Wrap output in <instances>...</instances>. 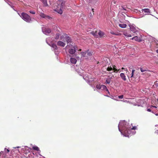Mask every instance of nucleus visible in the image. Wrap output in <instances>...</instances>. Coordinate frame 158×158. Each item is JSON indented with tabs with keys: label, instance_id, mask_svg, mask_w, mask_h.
<instances>
[{
	"label": "nucleus",
	"instance_id": "nucleus-1",
	"mask_svg": "<svg viewBox=\"0 0 158 158\" xmlns=\"http://www.w3.org/2000/svg\"><path fill=\"white\" fill-rule=\"evenodd\" d=\"M118 127L119 131L124 136L129 137L130 135L135 134V131H132L131 130L136 129V127L134 126L131 128L129 123L125 120L120 121Z\"/></svg>",
	"mask_w": 158,
	"mask_h": 158
},
{
	"label": "nucleus",
	"instance_id": "nucleus-2",
	"mask_svg": "<svg viewBox=\"0 0 158 158\" xmlns=\"http://www.w3.org/2000/svg\"><path fill=\"white\" fill-rule=\"evenodd\" d=\"M57 7L55 9V11L61 14L63 13V10L65 5V2L63 0H59L57 1Z\"/></svg>",
	"mask_w": 158,
	"mask_h": 158
},
{
	"label": "nucleus",
	"instance_id": "nucleus-3",
	"mask_svg": "<svg viewBox=\"0 0 158 158\" xmlns=\"http://www.w3.org/2000/svg\"><path fill=\"white\" fill-rule=\"evenodd\" d=\"M20 16L27 22L30 23L31 21V19L30 16L26 13H22Z\"/></svg>",
	"mask_w": 158,
	"mask_h": 158
},
{
	"label": "nucleus",
	"instance_id": "nucleus-4",
	"mask_svg": "<svg viewBox=\"0 0 158 158\" xmlns=\"http://www.w3.org/2000/svg\"><path fill=\"white\" fill-rule=\"evenodd\" d=\"M46 42L48 44L51 46L53 50H57V46L54 44H52V42L50 40V38H48L46 39Z\"/></svg>",
	"mask_w": 158,
	"mask_h": 158
},
{
	"label": "nucleus",
	"instance_id": "nucleus-5",
	"mask_svg": "<svg viewBox=\"0 0 158 158\" xmlns=\"http://www.w3.org/2000/svg\"><path fill=\"white\" fill-rule=\"evenodd\" d=\"M71 48L69 50V53L71 54H73L76 52V50H77V46L76 45L73 46L71 45Z\"/></svg>",
	"mask_w": 158,
	"mask_h": 158
},
{
	"label": "nucleus",
	"instance_id": "nucleus-6",
	"mask_svg": "<svg viewBox=\"0 0 158 158\" xmlns=\"http://www.w3.org/2000/svg\"><path fill=\"white\" fill-rule=\"evenodd\" d=\"M42 31L44 34L47 35H49L51 32L50 29L46 28L45 27H42Z\"/></svg>",
	"mask_w": 158,
	"mask_h": 158
},
{
	"label": "nucleus",
	"instance_id": "nucleus-7",
	"mask_svg": "<svg viewBox=\"0 0 158 158\" xmlns=\"http://www.w3.org/2000/svg\"><path fill=\"white\" fill-rule=\"evenodd\" d=\"M130 30L131 31L134 33V34L132 35V36L137 35V33H139L138 31L133 26H130Z\"/></svg>",
	"mask_w": 158,
	"mask_h": 158
},
{
	"label": "nucleus",
	"instance_id": "nucleus-8",
	"mask_svg": "<svg viewBox=\"0 0 158 158\" xmlns=\"http://www.w3.org/2000/svg\"><path fill=\"white\" fill-rule=\"evenodd\" d=\"M64 36L66 38V40L67 43H69L70 42H71V38L69 36H67V35H62V36L60 37V39L61 40H63V38L64 37Z\"/></svg>",
	"mask_w": 158,
	"mask_h": 158
},
{
	"label": "nucleus",
	"instance_id": "nucleus-9",
	"mask_svg": "<svg viewBox=\"0 0 158 158\" xmlns=\"http://www.w3.org/2000/svg\"><path fill=\"white\" fill-rule=\"evenodd\" d=\"M24 153L26 154L30 152V149L27 146H25L22 149Z\"/></svg>",
	"mask_w": 158,
	"mask_h": 158
},
{
	"label": "nucleus",
	"instance_id": "nucleus-10",
	"mask_svg": "<svg viewBox=\"0 0 158 158\" xmlns=\"http://www.w3.org/2000/svg\"><path fill=\"white\" fill-rule=\"evenodd\" d=\"M131 39L132 40H135V41L138 42H141L142 40L140 37H138L137 36L133 37Z\"/></svg>",
	"mask_w": 158,
	"mask_h": 158
},
{
	"label": "nucleus",
	"instance_id": "nucleus-11",
	"mask_svg": "<svg viewBox=\"0 0 158 158\" xmlns=\"http://www.w3.org/2000/svg\"><path fill=\"white\" fill-rule=\"evenodd\" d=\"M142 12H144L146 14H145V15H149L150 13V10L148 8H145L143 9H142Z\"/></svg>",
	"mask_w": 158,
	"mask_h": 158
},
{
	"label": "nucleus",
	"instance_id": "nucleus-12",
	"mask_svg": "<svg viewBox=\"0 0 158 158\" xmlns=\"http://www.w3.org/2000/svg\"><path fill=\"white\" fill-rule=\"evenodd\" d=\"M101 89L103 90H105V91H106L107 92V93L108 94H110L108 90V89H107L106 87L104 85H101Z\"/></svg>",
	"mask_w": 158,
	"mask_h": 158
},
{
	"label": "nucleus",
	"instance_id": "nucleus-13",
	"mask_svg": "<svg viewBox=\"0 0 158 158\" xmlns=\"http://www.w3.org/2000/svg\"><path fill=\"white\" fill-rule=\"evenodd\" d=\"M57 44L58 46L62 47H64L65 45V43L61 41H58L57 42Z\"/></svg>",
	"mask_w": 158,
	"mask_h": 158
},
{
	"label": "nucleus",
	"instance_id": "nucleus-14",
	"mask_svg": "<svg viewBox=\"0 0 158 158\" xmlns=\"http://www.w3.org/2000/svg\"><path fill=\"white\" fill-rule=\"evenodd\" d=\"M120 76L121 78L124 81H125L126 80V76H125V74L123 73H120Z\"/></svg>",
	"mask_w": 158,
	"mask_h": 158
},
{
	"label": "nucleus",
	"instance_id": "nucleus-15",
	"mask_svg": "<svg viewBox=\"0 0 158 158\" xmlns=\"http://www.w3.org/2000/svg\"><path fill=\"white\" fill-rule=\"evenodd\" d=\"M77 60L75 58H70V61L71 63L73 64H75L77 62Z\"/></svg>",
	"mask_w": 158,
	"mask_h": 158
},
{
	"label": "nucleus",
	"instance_id": "nucleus-16",
	"mask_svg": "<svg viewBox=\"0 0 158 158\" xmlns=\"http://www.w3.org/2000/svg\"><path fill=\"white\" fill-rule=\"evenodd\" d=\"M104 35V33L101 31H99V32L98 33V35L101 37H102Z\"/></svg>",
	"mask_w": 158,
	"mask_h": 158
},
{
	"label": "nucleus",
	"instance_id": "nucleus-17",
	"mask_svg": "<svg viewBox=\"0 0 158 158\" xmlns=\"http://www.w3.org/2000/svg\"><path fill=\"white\" fill-rule=\"evenodd\" d=\"M91 34L94 36L95 37L98 38V33L97 31L91 32Z\"/></svg>",
	"mask_w": 158,
	"mask_h": 158
},
{
	"label": "nucleus",
	"instance_id": "nucleus-18",
	"mask_svg": "<svg viewBox=\"0 0 158 158\" xmlns=\"http://www.w3.org/2000/svg\"><path fill=\"white\" fill-rule=\"evenodd\" d=\"M40 15L41 17L44 18H45L47 17H49V16H47L45 14L42 12L40 13Z\"/></svg>",
	"mask_w": 158,
	"mask_h": 158
},
{
	"label": "nucleus",
	"instance_id": "nucleus-19",
	"mask_svg": "<svg viewBox=\"0 0 158 158\" xmlns=\"http://www.w3.org/2000/svg\"><path fill=\"white\" fill-rule=\"evenodd\" d=\"M119 26L122 28H125L127 25L125 24H119L118 25Z\"/></svg>",
	"mask_w": 158,
	"mask_h": 158
},
{
	"label": "nucleus",
	"instance_id": "nucleus-20",
	"mask_svg": "<svg viewBox=\"0 0 158 158\" xmlns=\"http://www.w3.org/2000/svg\"><path fill=\"white\" fill-rule=\"evenodd\" d=\"M123 35L126 37H131L132 36V35L131 34H129L127 32H124L123 33Z\"/></svg>",
	"mask_w": 158,
	"mask_h": 158
},
{
	"label": "nucleus",
	"instance_id": "nucleus-21",
	"mask_svg": "<svg viewBox=\"0 0 158 158\" xmlns=\"http://www.w3.org/2000/svg\"><path fill=\"white\" fill-rule=\"evenodd\" d=\"M41 1L43 3L45 6H46L48 5L47 3V0H41Z\"/></svg>",
	"mask_w": 158,
	"mask_h": 158
},
{
	"label": "nucleus",
	"instance_id": "nucleus-22",
	"mask_svg": "<svg viewBox=\"0 0 158 158\" xmlns=\"http://www.w3.org/2000/svg\"><path fill=\"white\" fill-rule=\"evenodd\" d=\"M112 69H113L112 67H108L106 69V70L107 71H110L109 73H112V72H110V71H113Z\"/></svg>",
	"mask_w": 158,
	"mask_h": 158
},
{
	"label": "nucleus",
	"instance_id": "nucleus-23",
	"mask_svg": "<svg viewBox=\"0 0 158 158\" xmlns=\"http://www.w3.org/2000/svg\"><path fill=\"white\" fill-rule=\"evenodd\" d=\"M112 69H113V70H114V72H115V71H119V69H116V66H115V65H114L113 66V67H112Z\"/></svg>",
	"mask_w": 158,
	"mask_h": 158
},
{
	"label": "nucleus",
	"instance_id": "nucleus-24",
	"mask_svg": "<svg viewBox=\"0 0 158 158\" xmlns=\"http://www.w3.org/2000/svg\"><path fill=\"white\" fill-rule=\"evenodd\" d=\"M140 70L142 72H143L146 71H150L149 70H147V69H146L144 68H140Z\"/></svg>",
	"mask_w": 158,
	"mask_h": 158
},
{
	"label": "nucleus",
	"instance_id": "nucleus-25",
	"mask_svg": "<svg viewBox=\"0 0 158 158\" xmlns=\"http://www.w3.org/2000/svg\"><path fill=\"white\" fill-rule=\"evenodd\" d=\"M33 149L36 151H39L40 152V150H39V148L36 146H33Z\"/></svg>",
	"mask_w": 158,
	"mask_h": 158
},
{
	"label": "nucleus",
	"instance_id": "nucleus-26",
	"mask_svg": "<svg viewBox=\"0 0 158 158\" xmlns=\"http://www.w3.org/2000/svg\"><path fill=\"white\" fill-rule=\"evenodd\" d=\"M119 9L121 10H127L126 8L124 7L123 6H119Z\"/></svg>",
	"mask_w": 158,
	"mask_h": 158
},
{
	"label": "nucleus",
	"instance_id": "nucleus-27",
	"mask_svg": "<svg viewBox=\"0 0 158 158\" xmlns=\"http://www.w3.org/2000/svg\"><path fill=\"white\" fill-rule=\"evenodd\" d=\"M60 35L59 33H57L56 34V36L55 37V39L56 40H58L59 38V36Z\"/></svg>",
	"mask_w": 158,
	"mask_h": 158
},
{
	"label": "nucleus",
	"instance_id": "nucleus-28",
	"mask_svg": "<svg viewBox=\"0 0 158 158\" xmlns=\"http://www.w3.org/2000/svg\"><path fill=\"white\" fill-rule=\"evenodd\" d=\"M86 54V52H82L81 53V55L82 57H84L85 56Z\"/></svg>",
	"mask_w": 158,
	"mask_h": 158
},
{
	"label": "nucleus",
	"instance_id": "nucleus-29",
	"mask_svg": "<svg viewBox=\"0 0 158 158\" xmlns=\"http://www.w3.org/2000/svg\"><path fill=\"white\" fill-rule=\"evenodd\" d=\"M111 80L109 78L107 79L106 81V82L107 84H109Z\"/></svg>",
	"mask_w": 158,
	"mask_h": 158
},
{
	"label": "nucleus",
	"instance_id": "nucleus-30",
	"mask_svg": "<svg viewBox=\"0 0 158 158\" xmlns=\"http://www.w3.org/2000/svg\"><path fill=\"white\" fill-rule=\"evenodd\" d=\"M135 71V70L134 69H133L132 70V72H131V77H133V75H134V73Z\"/></svg>",
	"mask_w": 158,
	"mask_h": 158
},
{
	"label": "nucleus",
	"instance_id": "nucleus-31",
	"mask_svg": "<svg viewBox=\"0 0 158 158\" xmlns=\"http://www.w3.org/2000/svg\"><path fill=\"white\" fill-rule=\"evenodd\" d=\"M101 85H98L96 86V88L98 89H101Z\"/></svg>",
	"mask_w": 158,
	"mask_h": 158
},
{
	"label": "nucleus",
	"instance_id": "nucleus-32",
	"mask_svg": "<svg viewBox=\"0 0 158 158\" xmlns=\"http://www.w3.org/2000/svg\"><path fill=\"white\" fill-rule=\"evenodd\" d=\"M86 53H87V56H91L92 55V53L90 52H87Z\"/></svg>",
	"mask_w": 158,
	"mask_h": 158
},
{
	"label": "nucleus",
	"instance_id": "nucleus-33",
	"mask_svg": "<svg viewBox=\"0 0 158 158\" xmlns=\"http://www.w3.org/2000/svg\"><path fill=\"white\" fill-rule=\"evenodd\" d=\"M29 12L30 13L33 14H35V12L34 11L31 10L29 11Z\"/></svg>",
	"mask_w": 158,
	"mask_h": 158
},
{
	"label": "nucleus",
	"instance_id": "nucleus-34",
	"mask_svg": "<svg viewBox=\"0 0 158 158\" xmlns=\"http://www.w3.org/2000/svg\"><path fill=\"white\" fill-rule=\"evenodd\" d=\"M123 95H121L119 96L118 97L119 98H121V99L123 98Z\"/></svg>",
	"mask_w": 158,
	"mask_h": 158
},
{
	"label": "nucleus",
	"instance_id": "nucleus-35",
	"mask_svg": "<svg viewBox=\"0 0 158 158\" xmlns=\"http://www.w3.org/2000/svg\"><path fill=\"white\" fill-rule=\"evenodd\" d=\"M5 151L6 152V151L7 152H10V151L8 149H6V148H5Z\"/></svg>",
	"mask_w": 158,
	"mask_h": 158
},
{
	"label": "nucleus",
	"instance_id": "nucleus-36",
	"mask_svg": "<svg viewBox=\"0 0 158 158\" xmlns=\"http://www.w3.org/2000/svg\"><path fill=\"white\" fill-rule=\"evenodd\" d=\"M110 33L111 34H113V35H118V34H115V33H114V32H110Z\"/></svg>",
	"mask_w": 158,
	"mask_h": 158
},
{
	"label": "nucleus",
	"instance_id": "nucleus-37",
	"mask_svg": "<svg viewBox=\"0 0 158 158\" xmlns=\"http://www.w3.org/2000/svg\"><path fill=\"white\" fill-rule=\"evenodd\" d=\"M147 111L148 112H151V110L150 109H147Z\"/></svg>",
	"mask_w": 158,
	"mask_h": 158
},
{
	"label": "nucleus",
	"instance_id": "nucleus-38",
	"mask_svg": "<svg viewBox=\"0 0 158 158\" xmlns=\"http://www.w3.org/2000/svg\"><path fill=\"white\" fill-rule=\"evenodd\" d=\"M114 77V76H111V77H110L109 76V78H109V79H110V80H111V79L112 78V77Z\"/></svg>",
	"mask_w": 158,
	"mask_h": 158
},
{
	"label": "nucleus",
	"instance_id": "nucleus-39",
	"mask_svg": "<svg viewBox=\"0 0 158 158\" xmlns=\"http://www.w3.org/2000/svg\"><path fill=\"white\" fill-rule=\"evenodd\" d=\"M55 53L56 55L58 53V52L57 51H56V50L55 51Z\"/></svg>",
	"mask_w": 158,
	"mask_h": 158
},
{
	"label": "nucleus",
	"instance_id": "nucleus-40",
	"mask_svg": "<svg viewBox=\"0 0 158 158\" xmlns=\"http://www.w3.org/2000/svg\"><path fill=\"white\" fill-rule=\"evenodd\" d=\"M151 107V108H157L156 106H152Z\"/></svg>",
	"mask_w": 158,
	"mask_h": 158
},
{
	"label": "nucleus",
	"instance_id": "nucleus-41",
	"mask_svg": "<svg viewBox=\"0 0 158 158\" xmlns=\"http://www.w3.org/2000/svg\"><path fill=\"white\" fill-rule=\"evenodd\" d=\"M125 70L127 72H126V73H127L128 72V70H127V69H125Z\"/></svg>",
	"mask_w": 158,
	"mask_h": 158
},
{
	"label": "nucleus",
	"instance_id": "nucleus-42",
	"mask_svg": "<svg viewBox=\"0 0 158 158\" xmlns=\"http://www.w3.org/2000/svg\"><path fill=\"white\" fill-rule=\"evenodd\" d=\"M3 152L2 151L1 152H0V156H1V155L2 153H3Z\"/></svg>",
	"mask_w": 158,
	"mask_h": 158
},
{
	"label": "nucleus",
	"instance_id": "nucleus-43",
	"mask_svg": "<svg viewBox=\"0 0 158 158\" xmlns=\"http://www.w3.org/2000/svg\"><path fill=\"white\" fill-rule=\"evenodd\" d=\"M155 85L156 86H158V83H156L155 84Z\"/></svg>",
	"mask_w": 158,
	"mask_h": 158
},
{
	"label": "nucleus",
	"instance_id": "nucleus-44",
	"mask_svg": "<svg viewBox=\"0 0 158 158\" xmlns=\"http://www.w3.org/2000/svg\"><path fill=\"white\" fill-rule=\"evenodd\" d=\"M68 47H69V46H68V45H67V46L66 47H65V48H68Z\"/></svg>",
	"mask_w": 158,
	"mask_h": 158
},
{
	"label": "nucleus",
	"instance_id": "nucleus-45",
	"mask_svg": "<svg viewBox=\"0 0 158 158\" xmlns=\"http://www.w3.org/2000/svg\"><path fill=\"white\" fill-rule=\"evenodd\" d=\"M19 147H19L18 146V147H16V148H19Z\"/></svg>",
	"mask_w": 158,
	"mask_h": 158
},
{
	"label": "nucleus",
	"instance_id": "nucleus-46",
	"mask_svg": "<svg viewBox=\"0 0 158 158\" xmlns=\"http://www.w3.org/2000/svg\"><path fill=\"white\" fill-rule=\"evenodd\" d=\"M156 52H157V53H158V49L156 50Z\"/></svg>",
	"mask_w": 158,
	"mask_h": 158
},
{
	"label": "nucleus",
	"instance_id": "nucleus-47",
	"mask_svg": "<svg viewBox=\"0 0 158 158\" xmlns=\"http://www.w3.org/2000/svg\"><path fill=\"white\" fill-rule=\"evenodd\" d=\"M8 4L11 6V7H12V8H13V7L12 6H11L10 4H9V3H8Z\"/></svg>",
	"mask_w": 158,
	"mask_h": 158
},
{
	"label": "nucleus",
	"instance_id": "nucleus-48",
	"mask_svg": "<svg viewBox=\"0 0 158 158\" xmlns=\"http://www.w3.org/2000/svg\"><path fill=\"white\" fill-rule=\"evenodd\" d=\"M122 69H125V68H122Z\"/></svg>",
	"mask_w": 158,
	"mask_h": 158
},
{
	"label": "nucleus",
	"instance_id": "nucleus-49",
	"mask_svg": "<svg viewBox=\"0 0 158 158\" xmlns=\"http://www.w3.org/2000/svg\"><path fill=\"white\" fill-rule=\"evenodd\" d=\"M127 77H128V78H129V75H128V74H127Z\"/></svg>",
	"mask_w": 158,
	"mask_h": 158
},
{
	"label": "nucleus",
	"instance_id": "nucleus-50",
	"mask_svg": "<svg viewBox=\"0 0 158 158\" xmlns=\"http://www.w3.org/2000/svg\"><path fill=\"white\" fill-rule=\"evenodd\" d=\"M155 114L156 115H157V116L158 115V114Z\"/></svg>",
	"mask_w": 158,
	"mask_h": 158
},
{
	"label": "nucleus",
	"instance_id": "nucleus-51",
	"mask_svg": "<svg viewBox=\"0 0 158 158\" xmlns=\"http://www.w3.org/2000/svg\"><path fill=\"white\" fill-rule=\"evenodd\" d=\"M114 4H115V1H114Z\"/></svg>",
	"mask_w": 158,
	"mask_h": 158
},
{
	"label": "nucleus",
	"instance_id": "nucleus-52",
	"mask_svg": "<svg viewBox=\"0 0 158 158\" xmlns=\"http://www.w3.org/2000/svg\"><path fill=\"white\" fill-rule=\"evenodd\" d=\"M81 49H80V50H79V51H81Z\"/></svg>",
	"mask_w": 158,
	"mask_h": 158
},
{
	"label": "nucleus",
	"instance_id": "nucleus-53",
	"mask_svg": "<svg viewBox=\"0 0 158 158\" xmlns=\"http://www.w3.org/2000/svg\"><path fill=\"white\" fill-rule=\"evenodd\" d=\"M106 96L108 97V95H106Z\"/></svg>",
	"mask_w": 158,
	"mask_h": 158
},
{
	"label": "nucleus",
	"instance_id": "nucleus-54",
	"mask_svg": "<svg viewBox=\"0 0 158 158\" xmlns=\"http://www.w3.org/2000/svg\"><path fill=\"white\" fill-rule=\"evenodd\" d=\"M43 158H44V157H43Z\"/></svg>",
	"mask_w": 158,
	"mask_h": 158
}]
</instances>
